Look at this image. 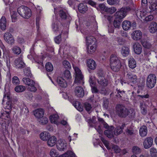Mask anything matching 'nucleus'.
I'll return each instance as SVG.
<instances>
[{
	"label": "nucleus",
	"mask_w": 157,
	"mask_h": 157,
	"mask_svg": "<svg viewBox=\"0 0 157 157\" xmlns=\"http://www.w3.org/2000/svg\"><path fill=\"white\" fill-rule=\"evenodd\" d=\"M115 111L117 114L120 117L125 118L127 116L129 118H134L135 112L133 109H128L122 105H117L115 107Z\"/></svg>",
	"instance_id": "f257e3e1"
},
{
	"label": "nucleus",
	"mask_w": 157,
	"mask_h": 157,
	"mask_svg": "<svg viewBox=\"0 0 157 157\" xmlns=\"http://www.w3.org/2000/svg\"><path fill=\"white\" fill-rule=\"evenodd\" d=\"M110 66L114 72L119 71L121 64L119 59L115 55H112L110 57Z\"/></svg>",
	"instance_id": "f03ea898"
},
{
	"label": "nucleus",
	"mask_w": 157,
	"mask_h": 157,
	"mask_svg": "<svg viewBox=\"0 0 157 157\" xmlns=\"http://www.w3.org/2000/svg\"><path fill=\"white\" fill-rule=\"evenodd\" d=\"M17 12L21 16L26 19L29 18L32 14L31 10L24 6H21L18 8Z\"/></svg>",
	"instance_id": "7ed1b4c3"
},
{
	"label": "nucleus",
	"mask_w": 157,
	"mask_h": 157,
	"mask_svg": "<svg viewBox=\"0 0 157 157\" xmlns=\"http://www.w3.org/2000/svg\"><path fill=\"white\" fill-rule=\"evenodd\" d=\"M22 81L24 83L29 86L28 89L31 92H35L37 89L35 86V82L33 80L29 78H24Z\"/></svg>",
	"instance_id": "20e7f679"
},
{
	"label": "nucleus",
	"mask_w": 157,
	"mask_h": 157,
	"mask_svg": "<svg viewBox=\"0 0 157 157\" xmlns=\"http://www.w3.org/2000/svg\"><path fill=\"white\" fill-rule=\"evenodd\" d=\"M156 82V77L155 75V74H151L148 76L147 78V86L149 88H152L155 86Z\"/></svg>",
	"instance_id": "39448f33"
},
{
	"label": "nucleus",
	"mask_w": 157,
	"mask_h": 157,
	"mask_svg": "<svg viewBox=\"0 0 157 157\" xmlns=\"http://www.w3.org/2000/svg\"><path fill=\"white\" fill-rule=\"evenodd\" d=\"M74 70L75 73V77L74 83L77 84L83 83V77L81 70L77 67H75Z\"/></svg>",
	"instance_id": "423d86ee"
},
{
	"label": "nucleus",
	"mask_w": 157,
	"mask_h": 157,
	"mask_svg": "<svg viewBox=\"0 0 157 157\" xmlns=\"http://www.w3.org/2000/svg\"><path fill=\"white\" fill-rule=\"evenodd\" d=\"M130 10V8L129 7L121 8L120 11L115 13V18L122 20L126 15L127 12Z\"/></svg>",
	"instance_id": "0eeeda50"
},
{
	"label": "nucleus",
	"mask_w": 157,
	"mask_h": 157,
	"mask_svg": "<svg viewBox=\"0 0 157 157\" xmlns=\"http://www.w3.org/2000/svg\"><path fill=\"white\" fill-rule=\"evenodd\" d=\"M73 105L76 109L79 111H82L83 110L84 107L87 111H88V102L86 101L83 103V106H82L80 103L78 101H75L73 104Z\"/></svg>",
	"instance_id": "6e6552de"
},
{
	"label": "nucleus",
	"mask_w": 157,
	"mask_h": 157,
	"mask_svg": "<svg viewBox=\"0 0 157 157\" xmlns=\"http://www.w3.org/2000/svg\"><path fill=\"white\" fill-rule=\"evenodd\" d=\"M67 144L65 141L63 139L58 140L56 143L57 149L60 151H63L66 149Z\"/></svg>",
	"instance_id": "1a4fd4ad"
},
{
	"label": "nucleus",
	"mask_w": 157,
	"mask_h": 157,
	"mask_svg": "<svg viewBox=\"0 0 157 157\" xmlns=\"http://www.w3.org/2000/svg\"><path fill=\"white\" fill-rule=\"evenodd\" d=\"M74 92L75 95L78 98L82 97L84 95V90L81 86L76 87L75 89Z\"/></svg>",
	"instance_id": "9d476101"
},
{
	"label": "nucleus",
	"mask_w": 157,
	"mask_h": 157,
	"mask_svg": "<svg viewBox=\"0 0 157 157\" xmlns=\"http://www.w3.org/2000/svg\"><path fill=\"white\" fill-rule=\"evenodd\" d=\"M153 143V139L151 137H148L145 139L143 142V145L145 149L150 148L152 145Z\"/></svg>",
	"instance_id": "9b49d317"
},
{
	"label": "nucleus",
	"mask_w": 157,
	"mask_h": 157,
	"mask_svg": "<svg viewBox=\"0 0 157 157\" xmlns=\"http://www.w3.org/2000/svg\"><path fill=\"white\" fill-rule=\"evenodd\" d=\"M90 85L91 87L92 91L93 93H97L98 92L97 87L95 86L96 82L94 77L91 76L90 77Z\"/></svg>",
	"instance_id": "f8f14e48"
},
{
	"label": "nucleus",
	"mask_w": 157,
	"mask_h": 157,
	"mask_svg": "<svg viewBox=\"0 0 157 157\" xmlns=\"http://www.w3.org/2000/svg\"><path fill=\"white\" fill-rule=\"evenodd\" d=\"M5 41L11 44H12L14 42V39L12 35L9 33H6L4 36Z\"/></svg>",
	"instance_id": "ddd939ff"
},
{
	"label": "nucleus",
	"mask_w": 157,
	"mask_h": 157,
	"mask_svg": "<svg viewBox=\"0 0 157 157\" xmlns=\"http://www.w3.org/2000/svg\"><path fill=\"white\" fill-rule=\"evenodd\" d=\"M114 127L112 126H109L108 127L107 129L104 132V134L108 138H111L113 137V130Z\"/></svg>",
	"instance_id": "4468645a"
},
{
	"label": "nucleus",
	"mask_w": 157,
	"mask_h": 157,
	"mask_svg": "<svg viewBox=\"0 0 157 157\" xmlns=\"http://www.w3.org/2000/svg\"><path fill=\"white\" fill-rule=\"evenodd\" d=\"M59 16L63 20H70L71 17L65 10H60L59 12Z\"/></svg>",
	"instance_id": "2eb2a0df"
},
{
	"label": "nucleus",
	"mask_w": 157,
	"mask_h": 157,
	"mask_svg": "<svg viewBox=\"0 0 157 157\" xmlns=\"http://www.w3.org/2000/svg\"><path fill=\"white\" fill-rule=\"evenodd\" d=\"M135 52L138 55L140 54L142 51L141 45L138 43H135L133 46Z\"/></svg>",
	"instance_id": "dca6fc26"
},
{
	"label": "nucleus",
	"mask_w": 157,
	"mask_h": 157,
	"mask_svg": "<svg viewBox=\"0 0 157 157\" xmlns=\"http://www.w3.org/2000/svg\"><path fill=\"white\" fill-rule=\"evenodd\" d=\"M57 139L55 136L49 137L47 140L48 145L50 147H53L54 146L56 142Z\"/></svg>",
	"instance_id": "f3484780"
},
{
	"label": "nucleus",
	"mask_w": 157,
	"mask_h": 157,
	"mask_svg": "<svg viewBox=\"0 0 157 157\" xmlns=\"http://www.w3.org/2000/svg\"><path fill=\"white\" fill-rule=\"evenodd\" d=\"M133 39L135 40H138L140 39L142 36V33L141 31L136 30L132 34Z\"/></svg>",
	"instance_id": "a211bd4d"
},
{
	"label": "nucleus",
	"mask_w": 157,
	"mask_h": 157,
	"mask_svg": "<svg viewBox=\"0 0 157 157\" xmlns=\"http://www.w3.org/2000/svg\"><path fill=\"white\" fill-rule=\"evenodd\" d=\"M149 30L152 33L156 32L157 31V24L154 22L151 23L149 27Z\"/></svg>",
	"instance_id": "6ab92c4d"
},
{
	"label": "nucleus",
	"mask_w": 157,
	"mask_h": 157,
	"mask_svg": "<svg viewBox=\"0 0 157 157\" xmlns=\"http://www.w3.org/2000/svg\"><path fill=\"white\" fill-rule=\"evenodd\" d=\"M16 67L17 68H22L25 66V64L20 58L16 59L14 61Z\"/></svg>",
	"instance_id": "aec40b11"
},
{
	"label": "nucleus",
	"mask_w": 157,
	"mask_h": 157,
	"mask_svg": "<svg viewBox=\"0 0 157 157\" xmlns=\"http://www.w3.org/2000/svg\"><path fill=\"white\" fill-rule=\"evenodd\" d=\"M33 113L35 116L38 119L43 117L44 114V110L41 109H37L34 111Z\"/></svg>",
	"instance_id": "412c9836"
},
{
	"label": "nucleus",
	"mask_w": 157,
	"mask_h": 157,
	"mask_svg": "<svg viewBox=\"0 0 157 157\" xmlns=\"http://www.w3.org/2000/svg\"><path fill=\"white\" fill-rule=\"evenodd\" d=\"M57 82L59 85L62 87H66L67 86V84L65 80L61 77H58Z\"/></svg>",
	"instance_id": "4be33fe9"
},
{
	"label": "nucleus",
	"mask_w": 157,
	"mask_h": 157,
	"mask_svg": "<svg viewBox=\"0 0 157 157\" xmlns=\"http://www.w3.org/2000/svg\"><path fill=\"white\" fill-rule=\"evenodd\" d=\"M6 27V21L5 17H2L0 20V27L1 29L4 30Z\"/></svg>",
	"instance_id": "5701e85b"
},
{
	"label": "nucleus",
	"mask_w": 157,
	"mask_h": 157,
	"mask_svg": "<svg viewBox=\"0 0 157 157\" xmlns=\"http://www.w3.org/2000/svg\"><path fill=\"white\" fill-rule=\"evenodd\" d=\"M125 127V124H123L121 126L117 127L114 131L115 135H117L121 133L122 132L123 129Z\"/></svg>",
	"instance_id": "b1692460"
},
{
	"label": "nucleus",
	"mask_w": 157,
	"mask_h": 157,
	"mask_svg": "<svg viewBox=\"0 0 157 157\" xmlns=\"http://www.w3.org/2000/svg\"><path fill=\"white\" fill-rule=\"evenodd\" d=\"M147 128L146 126H143L141 127L139 130L140 136L143 137L146 136L147 133Z\"/></svg>",
	"instance_id": "393cba45"
},
{
	"label": "nucleus",
	"mask_w": 157,
	"mask_h": 157,
	"mask_svg": "<svg viewBox=\"0 0 157 157\" xmlns=\"http://www.w3.org/2000/svg\"><path fill=\"white\" fill-rule=\"evenodd\" d=\"M127 77L133 84H136L137 82V77L136 75H132L131 73H129L127 74Z\"/></svg>",
	"instance_id": "a878e982"
},
{
	"label": "nucleus",
	"mask_w": 157,
	"mask_h": 157,
	"mask_svg": "<svg viewBox=\"0 0 157 157\" xmlns=\"http://www.w3.org/2000/svg\"><path fill=\"white\" fill-rule=\"evenodd\" d=\"M122 26L124 30H127L131 27V22L129 21H124L123 22Z\"/></svg>",
	"instance_id": "bb28decb"
},
{
	"label": "nucleus",
	"mask_w": 157,
	"mask_h": 157,
	"mask_svg": "<svg viewBox=\"0 0 157 157\" xmlns=\"http://www.w3.org/2000/svg\"><path fill=\"white\" fill-rule=\"evenodd\" d=\"M40 136V139L44 141H47L48 138L50 137V134L48 132H44L41 133Z\"/></svg>",
	"instance_id": "cd10ccee"
},
{
	"label": "nucleus",
	"mask_w": 157,
	"mask_h": 157,
	"mask_svg": "<svg viewBox=\"0 0 157 157\" xmlns=\"http://www.w3.org/2000/svg\"><path fill=\"white\" fill-rule=\"evenodd\" d=\"M78 9L80 13H84L87 11L88 8L86 5H85L84 4L81 3L78 5Z\"/></svg>",
	"instance_id": "c85d7f7f"
},
{
	"label": "nucleus",
	"mask_w": 157,
	"mask_h": 157,
	"mask_svg": "<svg viewBox=\"0 0 157 157\" xmlns=\"http://www.w3.org/2000/svg\"><path fill=\"white\" fill-rule=\"evenodd\" d=\"M59 116L57 114H54L50 117V120L52 123L57 124H58V120Z\"/></svg>",
	"instance_id": "c756f323"
},
{
	"label": "nucleus",
	"mask_w": 157,
	"mask_h": 157,
	"mask_svg": "<svg viewBox=\"0 0 157 157\" xmlns=\"http://www.w3.org/2000/svg\"><path fill=\"white\" fill-rule=\"evenodd\" d=\"M121 53L123 56H127L129 53V48L127 46L123 47L121 51Z\"/></svg>",
	"instance_id": "7c9ffc66"
},
{
	"label": "nucleus",
	"mask_w": 157,
	"mask_h": 157,
	"mask_svg": "<svg viewBox=\"0 0 157 157\" xmlns=\"http://www.w3.org/2000/svg\"><path fill=\"white\" fill-rule=\"evenodd\" d=\"M58 157H76V156L75 154L73 152L68 151L62 155H60Z\"/></svg>",
	"instance_id": "2f4dec72"
},
{
	"label": "nucleus",
	"mask_w": 157,
	"mask_h": 157,
	"mask_svg": "<svg viewBox=\"0 0 157 157\" xmlns=\"http://www.w3.org/2000/svg\"><path fill=\"white\" fill-rule=\"evenodd\" d=\"M96 64L95 62L92 59H89V68L94 70L96 68Z\"/></svg>",
	"instance_id": "473e14b6"
},
{
	"label": "nucleus",
	"mask_w": 157,
	"mask_h": 157,
	"mask_svg": "<svg viewBox=\"0 0 157 157\" xmlns=\"http://www.w3.org/2000/svg\"><path fill=\"white\" fill-rule=\"evenodd\" d=\"M98 82L99 84L104 87L108 85L107 80L104 77H101L100 80H98Z\"/></svg>",
	"instance_id": "72a5a7b5"
},
{
	"label": "nucleus",
	"mask_w": 157,
	"mask_h": 157,
	"mask_svg": "<svg viewBox=\"0 0 157 157\" xmlns=\"http://www.w3.org/2000/svg\"><path fill=\"white\" fill-rule=\"evenodd\" d=\"M94 41H93V44L92 45H90V53H92L94 52L97 48V43H96V41L95 39Z\"/></svg>",
	"instance_id": "f704fd0d"
},
{
	"label": "nucleus",
	"mask_w": 157,
	"mask_h": 157,
	"mask_svg": "<svg viewBox=\"0 0 157 157\" xmlns=\"http://www.w3.org/2000/svg\"><path fill=\"white\" fill-rule=\"evenodd\" d=\"M98 121L100 124L99 125L101 126L103 125V127L105 128H107L108 127H109V125L105 122L103 119L98 117Z\"/></svg>",
	"instance_id": "c9c22d12"
},
{
	"label": "nucleus",
	"mask_w": 157,
	"mask_h": 157,
	"mask_svg": "<svg viewBox=\"0 0 157 157\" xmlns=\"http://www.w3.org/2000/svg\"><path fill=\"white\" fill-rule=\"evenodd\" d=\"M26 89L25 86L22 85H18L14 88L15 90L17 92H21L24 91Z\"/></svg>",
	"instance_id": "e433bc0d"
},
{
	"label": "nucleus",
	"mask_w": 157,
	"mask_h": 157,
	"mask_svg": "<svg viewBox=\"0 0 157 157\" xmlns=\"http://www.w3.org/2000/svg\"><path fill=\"white\" fill-rule=\"evenodd\" d=\"M63 77L67 79H70L71 78L70 71L67 70H65L63 75Z\"/></svg>",
	"instance_id": "4c0bfd02"
},
{
	"label": "nucleus",
	"mask_w": 157,
	"mask_h": 157,
	"mask_svg": "<svg viewBox=\"0 0 157 157\" xmlns=\"http://www.w3.org/2000/svg\"><path fill=\"white\" fill-rule=\"evenodd\" d=\"M129 66L130 68L132 69L136 67V63L134 59L130 58L129 61Z\"/></svg>",
	"instance_id": "58836bf2"
},
{
	"label": "nucleus",
	"mask_w": 157,
	"mask_h": 157,
	"mask_svg": "<svg viewBox=\"0 0 157 157\" xmlns=\"http://www.w3.org/2000/svg\"><path fill=\"white\" fill-rule=\"evenodd\" d=\"M122 21V20H120L115 18L113 22V25L114 27L116 28H119L120 27L121 23Z\"/></svg>",
	"instance_id": "ea45409f"
},
{
	"label": "nucleus",
	"mask_w": 157,
	"mask_h": 157,
	"mask_svg": "<svg viewBox=\"0 0 157 157\" xmlns=\"http://www.w3.org/2000/svg\"><path fill=\"white\" fill-rule=\"evenodd\" d=\"M13 52L15 54L19 55L21 52V48L15 46L12 48Z\"/></svg>",
	"instance_id": "a19ab883"
},
{
	"label": "nucleus",
	"mask_w": 157,
	"mask_h": 157,
	"mask_svg": "<svg viewBox=\"0 0 157 157\" xmlns=\"http://www.w3.org/2000/svg\"><path fill=\"white\" fill-rule=\"evenodd\" d=\"M45 68L46 71L49 72L52 71L53 69V65L50 62L46 63L45 65Z\"/></svg>",
	"instance_id": "79ce46f5"
},
{
	"label": "nucleus",
	"mask_w": 157,
	"mask_h": 157,
	"mask_svg": "<svg viewBox=\"0 0 157 157\" xmlns=\"http://www.w3.org/2000/svg\"><path fill=\"white\" fill-rule=\"evenodd\" d=\"M140 107L141 109V113L144 115H145L147 113V110L146 109V106L144 105L142 102L140 103Z\"/></svg>",
	"instance_id": "37998d69"
},
{
	"label": "nucleus",
	"mask_w": 157,
	"mask_h": 157,
	"mask_svg": "<svg viewBox=\"0 0 157 157\" xmlns=\"http://www.w3.org/2000/svg\"><path fill=\"white\" fill-rule=\"evenodd\" d=\"M52 28L53 31L56 32H57L59 30L60 27L59 25L58 24L57 22L54 23L52 25Z\"/></svg>",
	"instance_id": "c03bdc74"
},
{
	"label": "nucleus",
	"mask_w": 157,
	"mask_h": 157,
	"mask_svg": "<svg viewBox=\"0 0 157 157\" xmlns=\"http://www.w3.org/2000/svg\"><path fill=\"white\" fill-rule=\"evenodd\" d=\"M6 105L5 107V108L6 109L9 110V111H5V112H6L7 114H10L12 109V106L10 102L8 101L6 103Z\"/></svg>",
	"instance_id": "a18cd8bd"
},
{
	"label": "nucleus",
	"mask_w": 157,
	"mask_h": 157,
	"mask_svg": "<svg viewBox=\"0 0 157 157\" xmlns=\"http://www.w3.org/2000/svg\"><path fill=\"white\" fill-rule=\"evenodd\" d=\"M40 119L39 122L43 125L45 124H47L48 122V118L45 117H42Z\"/></svg>",
	"instance_id": "49530a36"
},
{
	"label": "nucleus",
	"mask_w": 157,
	"mask_h": 157,
	"mask_svg": "<svg viewBox=\"0 0 157 157\" xmlns=\"http://www.w3.org/2000/svg\"><path fill=\"white\" fill-rule=\"evenodd\" d=\"M110 92V90L109 89H105L104 88H102L100 91L101 94L105 95L108 94Z\"/></svg>",
	"instance_id": "de8ad7c7"
},
{
	"label": "nucleus",
	"mask_w": 157,
	"mask_h": 157,
	"mask_svg": "<svg viewBox=\"0 0 157 157\" xmlns=\"http://www.w3.org/2000/svg\"><path fill=\"white\" fill-rule=\"evenodd\" d=\"M12 82L14 85H17L20 84V81L17 76H14L12 78Z\"/></svg>",
	"instance_id": "09e8293b"
},
{
	"label": "nucleus",
	"mask_w": 157,
	"mask_h": 157,
	"mask_svg": "<svg viewBox=\"0 0 157 157\" xmlns=\"http://www.w3.org/2000/svg\"><path fill=\"white\" fill-rule=\"evenodd\" d=\"M10 14L12 22H15L17 19V13L15 11H12L11 12Z\"/></svg>",
	"instance_id": "8fccbe9b"
},
{
	"label": "nucleus",
	"mask_w": 157,
	"mask_h": 157,
	"mask_svg": "<svg viewBox=\"0 0 157 157\" xmlns=\"http://www.w3.org/2000/svg\"><path fill=\"white\" fill-rule=\"evenodd\" d=\"M132 151L133 153L137 154L140 153L141 151L139 147L135 146L132 148Z\"/></svg>",
	"instance_id": "3c124183"
},
{
	"label": "nucleus",
	"mask_w": 157,
	"mask_h": 157,
	"mask_svg": "<svg viewBox=\"0 0 157 157\" xmlns=\"http://www.w3.org/2000/svg\"><path fill=\"white\" fill-rule=\"evenodd\" d=\"M149 7L152 11L155 10L157 11V3H152L150 4Z\"/></svg>",
	"instance_id": "603ef678"
},
{
	"label": "nucleus",
	"mask_w": 157,
	"mask_h": 157,
	"mask_svg": "<svg viewBox=\"0 0 157 157\" xmlns=\"http://www.w3.org/2000/svg\"><path fill=\"white\" fill-rule=\"evenodd\" d=\"M100 139L102 142L105 145V146L108 149H110V147H109V143L108 141L105 140L103 137H100Z\"/></svg>",
	"instance_id": "864d4df0"
},
{
	"label": "nucleus",
	"mask_w": 157,
	"mask_h": 157,
	"mask_svg": "<svg viewBox=\"0 0 157 157\" xmlns=\"http://www.w3.org/2000/svg\"><path fill=\"white\" fill-rule=\"evenodd\" d=\"M50 154L52 157H57L58 155L57 151L53 149L51 150Z\"/></svg>",
	"instance_id": "5fc2aeb1"
},
{
	"label": "nucleus",
	"mask_w": 157,
	"mask_h": 157,
	"mask_svg": "<svg viewBox=\"0 0 157 157\" xmlns=\"http://www.w3.org/2000/svg\"><path fill=\"white\" fill-rule=\"evenodd\" d=\"M151 154L152 157H156L157 156V151L156 149L154 147L150 149Z\"/></svg>",
	"instance_id": "6e6d98bb"
},
{
	"label": "nucleus",
	"mask_w": 157,
	"mask_h": 157,
	"mask_svg": "<svg viewBox=\"0 0 157 157\" xmlns=\"http://www.w3.org/2000/svg\"><path fill=\"white\" fill-rule=\"evenodd\" d=\"M29 110L26 107H23L21 109V113L22 115L27 116L29 114Z\"/></svg>",
	"instance_id": "4d7b16f0"
},
{
	"label": "nucleus",
	"mask_w": 157,
	"mask_h": 157,
	"mask_svg": "<svg viewBox=\"0 0 157 157\" xmlns=\"http://www.w3.org/2000/svg\"><path fill=\"white\" fill-rule=\"evenodd\" d=\"M117 10V9L113 7H112L110 8H108L107 9L106 12L112 14L114 13Z\"/></svg>",
	"instance_id": "13d9d810"
},
{
	"label": "nucleus",
	"mask_w": 157,
	"mask_h": 157,
	"mask_svg": "<svg viewBox=\"0 0 157 157\" xmlns=\"http://www.w3.org/2000/svg\"><path fill=\"white\" fill-rule=\"evenodd\" d=\"M63 65L65 68L67 69L71 68V66L69 62L67 60L63 62Z\"/></svg>",
	"instance_id": "bf43d9fd"
},
{
	"label": "nucleus",
	"mask_w": 157,
	"mask_h": 157,
	"mask_svg": "<svg viewBox=\"0 0 157 157\" xmlns=\"http://www.w3.org/2000/svg\"><path fill=\"white\" fill-rule=\"evenodd\" d=\"M145 14V13L142 11H137L136 13L137 16L139 18V17L141 18H142L143 17H144Z\"/></svg>",
	"instance_id": "052dcab7"
},
{
	"label": "nucleus",
	"mask_w": 157,
	"mask_h": 157,
	"mask_svg": "<svg viewBox=\"0 0 157 157\" xmlns=\"http://www.w3.org/2000/svg\"><path fill=\"white\" fill-rule=\"evenodd\" d=\"M24 73L25 76L28 77H31L32 74L31 73L30 70L28 69L25 68L24 70Z\"/></svg>",
	"instance_id": "680f3d73"
},
{
	"label": "nucleus",
	"mask_w": 157,
	"mask_h": 157,
	"mask_svg": "<svg viewBox=\"0 0 157 157\" xmlns=\"http://www.w3.org/2000/svg\"><path fill=\"white\" fill-rule=\"evenodd\" d=\"M112 148L114 150V151L116 153H119L121 151V149L119 147L115 145H112Z\"/></svg>",
	"instance_id": "e2e57ef3"
},
{
	"label": "nucleus",
	"mask_w": 157,
	"mask_h": 157,
	"mask_svg": "<svg viewBox=\"0 0 157 157\" xmlns=\"http://www.w3.org/2000/svg\"><path fill=\"white\" fill-rule=\"evenodd\" d=\"M61 34H60L58 36H56L54 39L55 42L57 44H59L61 41Z\"/></svg>",
	"instance_id": "0e129e2a"
},
{
	"label": "nucleus",
	"mask_w": 157,
	"mask_h": 157,
	"mask_svg": "<svg viewBox=\"0 0 157 157\" xmlns=\"http://www.w3.org/2000/svg\"><path fill=\"white\" fill-rule=\"evenodd\" d=\"M142 44L145 48H149L151 46V44L147 41H142Z\"/></svg>",
	"instance_id": "69168bd1"
},
{
	"label": "nucleus",
	"mask_w": 157,
	"mask_h": 157,
	"mask_svg": "<svg viewBox=\"0 0 157 157\" xmlns=\"http://www.w3.org/2000/svg\"><path fill=\"white\" fill-rule=\"evenodd\" d=\"M99 6L101 11L106 12L107 7H106L104 4H100L99 5Z\"/></svg>",
	"instance_id": "338daca9"
},
{
	"label": "nucleus",
	"mask_w": 157,
	"mask_h": 157,
	"mask_svg": "<svg viewBox=\"0 0 157 157\" xmlns=\"http://www.w3.org/2000/svg\"><path fill=\"white\" fill-rule=\"evenodd\" d=\"M107 2L108 4L110 5H114L118 3L117 0H107Z\"/></svg>",
	"instance_id": "774afa93"
}]
</instances>
